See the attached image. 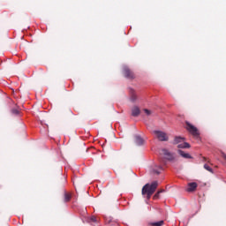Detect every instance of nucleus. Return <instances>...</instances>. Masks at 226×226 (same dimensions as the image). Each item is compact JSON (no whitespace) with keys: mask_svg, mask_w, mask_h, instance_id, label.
Here are the masks:
<instances>
[{"mask_svg":"<svg viewBox=\"0 0 226 226\" xmlns=\"http://www.w3.org/2000/svg\"><path fill=\"white\" fill-rule=\"evenodd\" d=\"M178 154H180V156H182V158H185V159H192V155H190V154L185 153L183 150H178Z\"/></svg>","mask_w":226,"mask_h":226,"instance_id":"9d476101","label":"nucleus"},{"mask_svg":"<svg viewBox=\"0 0 226 226\" xmlns=\"http://www.w3.org/2000/svg\"><path fill=\"white\" fill-rule=\"evenodd\" d=\"M161 154H162V156L169 162H174V160H176V155L165 148L161 150Z\"/></svg>","mask_w":226,"mask_h":226,"instance_id":"20e7f679","label":"nucleus"},{"mask_svg":"<svg viewBox=\"0 0 226 226\" xmlns=\"http://www.w3.org/2000/svg\"><path fill=\"white\" fill-rule=\"evenodd\" d=\"M197 190V183L192 182L188 184L187 192H195Z\"/></svg>","mask_w":226,"mask_h":226,"instance_id":"0eeeda50","label":"nucleus"},{"mask_svg":"<svg viewBox=\"0 0 226 226\" xmlns=\"http://www.w3.org/2000/svg\"><path fill=\"white\" fill-rule=\"evenodd\" d=\"M222 156L226 161V154H225V153H222Z\"/></svg>","mask_w":226,"mask_h":226,"instance_id":"412c9836","label":"nucleus"},{"mask_svg":"<svg viewBox=\"0 0 226 226\" xmlns=\"http://www.w3.org/2000/svg\"><path fill=\"white\" fill-rule=\"evenodd\" d=\"M186 124V130L192 135L193 137H199V129L197 127L193 126V124H190L189 122L185 123Z\"/></svg>","mask_w":226,"mask_h":226,"instance_id":"7ed1b4c3","label":"nucleus"},{"mask_svg":"<svg viewBox=\"0 0 226 226\" xmlns=\"http://www.w3.org/2000/svg\"><path fill=\"white\" fill-rule=\"evenodd\" d=\"M144 112H145V114H147V116H151V110L145 109Z\"/></svg>","mask_w":226,"mask_h":226,"instance_id":"6ab92c4d","label":"nucleus"},{"mask_svg":"<svg viewBox=\"0 0 226 226\" xmlns=\"http://www.w3.org/2000/svg\"><path fill=\"white\" fill-rule=\"evenodd\" d=\"M88 222H91L93 223H96L97 220H96V217L95 216H91L89 219H88Z\"/></svg>","mask_w":226,"mask_h":226,"instance_id":"f3484780","label":"nucleus"},{"mask_svg":"<svg viewBox=\"0 0 226 226\" xmlns=\"http://www.w3.org/2000/svg\"><path fill=\"white\" fill-rule=\"evenodd\" d=\"M135 142H136L137 146H142V144H144V139H142V137H140L139 135H136Z\"/></svg>","mask_w":226,"mask_h":226,"instance_id":"9b49d317","label":"nucleus"},{"mask_svg":"<svg viewBox=\"0 0 226 226\" xmlns=\"http://www.w3.org/2000/svg\"><path fill=\"white\" fill-rule=\"evenodd\" d=\"M149 225H152V226H162L163 225V221H159V222H150Z\"/></svg>","mask_w":226,"mask_h":226,"instance_id":"2eb2a0df","label":"nucleus"},{"mask_svg":"<svg viewBox=\"0 0 226 226\" xmlns=\"http://www.w3.org/2000/svg\"><path fill=\"white\" fill-rule=\"evenodd\" d=\"M72 200V194L64 192V202H70Z\"/></svg>","mask_w":226,"mask_h":226,"instance_id":"4468645a","label":"nucleus"},{"mask_svg":"<svg viewBox=\"0 0 226 226\" xmlns=\"http://www.w3.org/2000/svg\"><path fill=\"white\" fill-rule=\"evenodd\" d=\"M153 133L155 135V139L160 140V142H167V140H169V135L163 131H154Z\"/></svg>","mask_w":226,"mask_h":226,"instance_id":"f03ea898","label":"nucleus"},{"mask_svg":"<svg viewBox=\"0 0 226 226\" xmlns=\"http://www.w3.org/2000/svg\"><path fill=\"white\" fill-rule=\"evenodd\" d=\"M140 114V109H139V107L134 106L132 109V116H133V117H137L138 116H139Z\"/></svg>","mask_w":226,"mask_h":226,"instance_id":"6e6552de","label":"nucleus"},{"mask_svg":"<svg viewBox=\"0 0 226 226\" xmlns=\"http://www.w3.org/2000/svg\"><path fill=\"white\" fill-rule=\"evenodd\" d=\"M163 170V168L162 166L154 165L152 168L153 174H160Z\"/></svg>","mask_w":226,"mask_h":226,"instance_id":"1a4fd4ad","label":"nucleus"},{"mask_svg":"<svg viewBox=\"0 0 226 226\" xmlns=\"http://www.w3.org/2000/svg\"><path fill=\"white\" fill-rule=\"evenodd\" d=\"M204 169L207 170L208 172H213V169L209 167L207 164H204Z\"/></svg>","mask_w":226,"mask_h":226,"instance_id":"dca6fc26","label":"nucleus"},{"mask_svg":"<svg viewBox=\"0 0 226 226\" xmlns=\"http://www.w3.org/2000/svg\"><path fill=\"white\" fill-rule=\"evenodd\" d=\"M163 190H161L159 192H157V193L154 195L155 198L159 197L160 193H163Z\"/></svg>","mask_w":226,"mask_h":226,"instance_id":"aec40b11","label":"nucleus"},{"mask_svg":"<svg viewBox=\"0 0 226 226\" xmlns=\"http://www.w3.org/2000/svg\"><path fill=\"white\" fill-rule=\"evenodd\" d=\"M123 72H124V77H126V79H133V73H132V72L130 71L128 66L124 65Z\"/></svg>","mask_w":226,"mask_h":226,"instance_id":"39448f33","label":"nucleus"},{"mask_svg":"<svg viewBox=\"0 0 226 226\" xmlns=\"http://www.w3.org/2000/svg\"><path fill=\"white\" fill-rule=\"evenodd\" d=\"M11 112H12V114H15V116H19V111L17 109H11Z\"/></svg>","mask_w":226,"mask_h":226,"instance_id":"a211bd4d","label":"nucleus"},{"mask_svg":"<svg viewBox=\"0 0 226 226\" xmlns=\"http://www.w3.org/2000/svg\"><path fill=\"white\" fill-rule=\"evenodd\" d=\"M181 142H185V138L181 136H176L173 144H181Z\"/></svg>","mask_w":226,"mask_h":226,"instance_id":"ddd939ff","label":"nucleus"},{"mask_svg":"<svg viewBox=\"0 0 226 226\" xmlns=\"http://www.w3.org/2000/svg\"><path fill=\"white\" fill-rule=\"evenodd\" d=\"M158 188V181H154L151 184H146L142 188V195H147V199H151V195L156 192Z\"/></svg>","mask_w":226,"mask_h":226,"instance_id":"f257e3e1","label":"nucleus"},{"mask_svg":"<svg viewBox=\"0 0 226 226\" xmlns=\"http://www.w3.org/2000/svg\"><path fill=\"white\" fill-rule=\"evenodd\" d=\"M178 149H188L190 148V143L184 142L177 145Z\"/></svg>","mask_w":226,"mask_h":226,"instance_id":"f8f14e48","label":"nucleus"},{"mask_svg":"<svg viewBox=\"0 0 226 226\" xmlns=\"http://www.w3.org/2000/svg\"><path fill=\"white\" fill-rule=\"evenodd\" d=\"M129 93H130V96H131L130 97L131 102H137V94H135V90L130 88Z\"/></svg>","mask_w":226,"mask_h":226,"instance_id":"423d86ee","label":"nucleus"}]
</instances>
